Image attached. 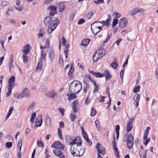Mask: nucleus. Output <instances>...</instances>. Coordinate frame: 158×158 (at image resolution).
Returning <instances> with one entry per match:
<instances>
[{
  "instance_id": "1",
  "label": "nucleus",
  "mask_w": 158,
  "mask_h": 158,
  "mask_svg": "<svg viewBox=\"0 0 158 158\" xmlns=\"http://www.w3.org/2000/svg\"><path fill=\"white\" fill-rule=\"evenodd\" d=\"M51 147L54 148L53 152L55 155L60 158H65L63 152H64L65 146L59 141L54 142L51 146Z\"/></svg>"
},
{
  "instance_id": "2",
  "label": "nucleus",
  "mask_w": 158,
  "mask_h": 158,
  "mask_svg": "<svg viewBox=\"0 0 158 158\" xmlns=\"http://www.w3.org/2000/svg\"><path fill=\"white\" fill-rule=\"evenodd\" d=\"M82 89L81 83L78 81H74L69 85V91L71 93L77 94L79 93Z\"/></svg>"
},
{
  "instance_id": "3",
  "label": "nucleus",
  "mask_w": 158,
  "mask_h": 158,
  "mask_svg": "<svg viewBox=\"0 0 158 158\" xmlns=\"http://www.w3.org/2000/svg\"><path fill=\"white\" fill-rule=\"evenodd\" d=\"M105 49L101 48L99 50L96 52L93 56V60L94 62L96 61L98 59L103 57L106 54Z\"/></svg>"
},
{
  "instance_id": "4",
  "label": "nucleus",
  "mask_w": 158,
  "mask_h": 158,
  "mask_svg": "<svg viewBox=\"0 0 158 158\" xmlns=\"http://www.w3.org/2000/svg\"><path fill=\"white\" fill-rule=\"evenodd\" d=\"M134 138L131 134H129L127 137L126 142H127V147L129 149H131L134 144Z\"/></svg>"
},
{
  "instance_id": "5",
  "label": "nucleus",
  "mask_w": 158,
  "mask_h": 158,
  "mask_svg": "<svg viewBox=\"0 0 158 158\" xmlns=\"http://www.w3.org/2000/svg\"><path fill=\"white\" fill-rule=\"evenodd\" d=\"M127 23V19L125 17L121 19L118 22V29L121 31L125 27H126Z\"/></svg>"
},
{
  "instance_id": "6",
  "label": "nucleus",
  "mask_w": 158,
  "mask_h": 158,
  "mask_svg": "<svg viewBox=\"0 0 158 158\" xmlns=\"http://www.w3.org/2000/svg\"><path fill=\"white\" fill-rule=\"evenodd\" d=\"M30 96L29 90L26 88L23 90L21 93L19 94V96L21 98L26 97L28 98Z\"/></svg>"
},
{
  "instance_id": "7",
  "label": "nucleus",
  "mask_w": 158,
  "mask_h": 158,
  "mask_svg": "<svg viewBox=\"0 0 158 158\" xmlns=\"http://www.w3.org/2000/svg\"><path fill=\"white\" fill-rule=\"evenodd\" d=\"M76 144L78 146L81 145L82 144L81 140L80 137H76L75 139L72 140V141H69V144L73 145Z\"/></svg>"
},
{
  "instance_id": "8",
  "label": "nucleus",
  "mask_w": 158,
  "mask_h": 158,
  "mask_svg": "<svg viewBox=\"0 0 158 158\" xmlns=\"http://www.w3.org/2000/svg\"><path fill=\"white\" fill-rule=\"evenodd\" d=\"M96 148L98 150V154H104L105 153V149L100 143H97Z\"/></svg>"
},
{
  "instance_id": "9",
  "label": "nucleus",
  "mask_w": 158,
  "mask_h": 158,
  "mask_svg": "<svg viewBox=\"0 0 158 158\" xmlns=\"http://www.w3.org/2000/svg\"><path fill=\"white\" fill-rule=\"evenodd\" d=\"M44 23L48 26H52L53 20L50 16L46 17L44 20Z\"/></svg>"
},
{
  "instance_id": "10",
  "label": "nucleus",
  "mask_w": 158,
  "mask_h": 158,
  "mask_svg": "<svg viewBox=\"0 0 158 158\" xmlns=\"http://www.w3.org/2000/svg\"><path fill=\"white\" fill-rule=\"evenodd\" d=\"M16 85L17 84L15 82V77L12 76L9 79V86L10 87L14 88Z\"/></svg>"
},
{
  "instance_id": "11",
  "label": "nucleus",
  "mask_w": 158,
  "mask_h": 158,
  "mask_svg": "<svg viewBox=\"0 0 158 158\" xmlns=\"http://www.w3.org/2000/svg\"><path fill=\"white\" fill-rule=\"evenodd\" d=\"M57 4L58 5L57 8H59V11L61 12L64 10L65 5L63 2H60L57 3Z\"/></svg>"
},
{
  "instance_id": "12",
  "label": "nucleus",
  "mask_w": 158,
  "mask_h": 158,
  "mask_svg": "<svg viewBox=\"0 0 158 158\" xmlns=\"http://www.w3.org/2000/svg\"><path fill=\"white\" fill-rule=\"evenodd\" d=\"M89 73L96 77L101 78L104 76V74H103L100 73L98 72H95L93 71H90L89 72Z\"/></svg>"
},
{
  "instance_id": "13",
  "label": "nucleus",
  "mask_w": 158,
  "mask_h": 158,
  "mask_svg": "<svg viewBox=\"0 0 158 158\" xmlns=\"http://www.w3.org/2000/svg\"><path fill=\"white\" fill-rule=\"evenodd\" d=\"M30 45L29 44L25 45L23 48V49L22 50L23 53L24 54H27L29 52L30 48H29Z\"/></svg>"
},
{
  "instance_id": "14",
  "label": "nucleus",
  "mask_w": 158,
  "mask_h": 158,
  "mask_svg": "<svg viewBox=\"0 0 158 158\" xmlns=\"http://www.w3.org/2000/svg\"><path fill=\"white\" fill-rule=\"evenodd\" d=\"M42 63V60L40 59L38 61L37 66L36 68V71H39L42 69L43 68Z\"/></svg>"
},
{
  "instance_id": "15",
  "label": "nucleus",
  "mask_w": 158,
  "mask_h": 158,
  "mask_svg": "<svg viewBox=\"0 0 158 158\" xmlns=\"http://www.w3.org/2000/svg\"><path fill=\"white\" fill-rule=\"evenodd\" d=\"M48 57L51 61H52L55 57L54 53L52 49L50 48L49 51Z\"/></svg>"
},
{
  "instance_id": "16",
  "label": "nucleus",
  "mask_w": 158,
  "mask_h": 158,
  "mask_svg": "<svg viewBox=\"0 0 158 158\" xmlns=\"http://www.w3.org/2000/svg\"><path fill=\"white\" fill-rule=\"evenodd\" d=\"M43 122L42 119V115H40V119H36L35 121V125L36 127H40Z\"/></svg>"
},
{
  "instance_id": "17",
  "label": "nucleus",
  "mask_w": 158,
  "mask_h": 158,
  "mask_svg": "<svg viewBox=\"0 0 158 158\" xmlns=\"http://www.w3.org/2000/svg\"><path fill=\"white\" fill-rule=\"evenodd\" d=\"M103 74H104V76H105V78L107 80H109L112 77V76L109 73V71L107 70H105L104 71V73Z\"/></svg>"
},
{
  "instance_id": "18",
  "label": "nucleus",
  "mask_w": 158,
  "mask_h": 158,
  "mask_svg": "<svg viewBox=\"0 0 158 158\" xmlns=\"http://www.w3.org/2000/svg\"><path fill=\"white\" fill-rule=\"evenodd\" d=\"M141 9L138 8H135L131 11L130 15H134L139 12H141Z\"/></svg>"
},
{
  "instance_id": "19",
  "label": "nucleus",
  "mask_w": 158,
  "mask_h": 158,
  "mask_svg": "<svg viewBox=\"0 0 158 158\" xmlns=\"http://www.w3.org/2000/svg\"><path fill=\"white\" fill-rule=\"evenodd\" d=\"M90 40L88 39H85L83 40L81 44L82 45L85 46H87L89 43Z\"/></svg>"
},
{
  "instance_id": "20",
  "label": "nucleus",
  "mask_w": 158,
  "mask_h": 158,
  "mask_svg": "<svg viewBox=\"0 0 158 158\" xmlns=\"http://www.w3.org/2000/svg\"><path fill=\"white\" fill-rule=\"evenodd\" d=\"M36 115V113L35 112L33 113L31 115V117L30 120V122L31 123V128L33 127V124L34 122V118Z\"/></svg>"
},
{
  "instance_id": "21",
  "label": "nucleus",
  "mask_w": 158,
  "mask_h": 158,
  "mask_svg": "<svg viewBox=\"0 0 158 158\" xmlns=\"http://www.w3.org/2000/svg\"><path fill=\"white\" fill-rule=\"evenodd\" d=\"M60 23L59 20L57 18H54L53 20L52 26L57 27V25Z\"/></svg>"
},
{
  "instance_id": "22",
  "label": "nucleus",
  "mask_w": 158,
  "mask_h": 158,
  "mask_svg": "<svg viewBox=\"0 0 158 158\" xmlns=\"http://www.w3.org/2000/svg\"><path fill=\"white\" fill-rule=\"evenodd\" d=\"M78 101H75L73 102V107L72 109L74 112H77V106L78 104Z\"/></svg>"
},
{
  "instance_id": "23",
  "label": "nucleus",
  "mask_w": 158,
  "mask_h": 158,
  "mask_svg": "<svg viewBox=\"0 0 158 158\" xmlns=\"http://www.w3.org/2000/svg\"><path fill=\"white\" fill-rule=\"evenodd\" d=\"M14 110V108L12 106H11L10 109H9L8 113L6 117L5 120H6L8 118L10 117V116L12 113V111Z\"/></svg>"
},
{
  "instance_id": "24",
  "label": "nucleus",
  "mask_w": 158,
  "mask_h": 158,
  "mask_svg": "<svg viewBox=\"0 0 158 158\" xmlns=\"http://www.w3.org/2000/svg\"><path fill=\"white\" fill-rule=\"evenodd\" d=\"M68 94L67 95V96L68 97V100L69 101L77 97L76 96L75 94Z\"/></svg>"
},
{
  "instance_id": "25",
  "label": "nucleus",
  "mask_w": 158,
  "mask_h": 158,
  "mask_svg": "<svg viewBox=\"0 0 158 158\" xmlns=\"http://www.w3.org/2000/svg\"><path fill=\"white\" fill-rule=\"evenodd\" d=\"M95 23H97V24L96 25L98 26V28H99V29L100 30H101V29L103 27V25H104L103 23H101L99 21H96L94 22Z\"/></svg>"
},
{
  "instance_id": "26",
  "label": "nucleus",
  "mask_w": 158,
  "mask_h": 158,
  "mask_svg": "<svg viewBox=\"0 0 158 158\" xmlns=\"http://www.w3.org/2000/svg\"><path fill=\"white\" fill-rule=\"evenodd\" d=\"M51 120L49 117L48 116H47L46 120V123L48 127H50L51 125Z\"/></svg>"
},
{
  "instance_id": "27",
  "label": "nucleus",
  "mask_w": 158,
  "mask_h": 158,
  "mask_svg": "<svg viewBox=\"0 0 158 158\" xmlns=\"http://www.w3.org/2000/svg\"><path fill=\"white\" fill-rule=\"evenodd\" d=\"M150 129V127H148L145 130L144 136H143V139H146L148 137V135L149 132V130Z\"/></svg>"
},
{
  "instance_id": "28",
  "label": "nucleus",
  "mask_w": 158,
  "mask_h": 158,
  "mask_svg": "<svg viewBox=\"0 0 158 158\" xmlns=\"http://www.w3.org/2000/svg\"><path fill=\"white\" fill-rule=\"evenodd\" d=\"M49 27L48 29V34L51 33L56 28V26L53 27L51 26V27Z\"/></svg>"
},
{
  "instance_id": "29",
  "label": "nucleus",
  "mask_w": 158,
  "mask_h": 158,
  "mask_svg": "<svg viewBox=\"0 0 158 158\" xmlns=\"http://www.w3.org/2000/svg\"><path fill=\"white\" fill-rule=\"evenodd\" d=\"M140 86L139 85H137L133 89V92L134 93H136L139 92L140 90Z\"/></svg>"
},
{
  "instance_id": "30",
  "label": "nucleus",
  "mask_w": 158,
  "mask_h": 158,
  "mask_svg": "<svg viewBox=\"0 0 158 158\" xmlns=\"http://www.w3.org/2000/svg\"><path fill=\"white\" fill-rule=\"evenodd\" d=\"M35 105V103L34 102H32L30 105L27 108V111H30L34 108Z\"/></svg>"
},
{
  "instance_id": "31",
  "label": "nucleus",
  "mask_w": 158,
  "mask_h": 158,
  "mask_svg": "<svg viewBox=\"0 0 158 158\" xmlns=\"http://www.w3.org/2000/svg\"><path fill=\"white\" fill-rule=\"evenodd\" d=\"M13 10H14V9L12 7H9L8 9L7 10V11L6 12V16H8L10 15V12H13Z\"/></svg>"
},
{
  "instance_id": "32",
  "label": "nucleus",
  "mask_w": 158,
  "mask_h": 158,
  "mask_svg": "<svg viewBox=\"0 0 158 158\" xmlns=\"http://www.w3.org/2000/svg\"><path fill=\"white\" fill-rule=\"evenodd\" d=\"M92 31L94 34H96L101 30L99 29V28H91Z\"/></svg>"
},
{
  "instance_id": "33",
  "label": "nucleus",
  "mask_w": 158,
  "mask_h": 158,
  "mask_svg": "<svg viewBox=\"0 0 158 158\" xmlns=\"http://www.w3.org/2000/svg\"><path fill=\"white\" fill-rule=\"evenodd\" d=\"M74 68L73 66V65L72 64H71L70 69L68 73V75H71V74H73V73L74 71Z\"/></svg>"
},
{
  "instance_id": "34",
  "label": "nucleus",
  "mask_w": 158,
  "mask_h": 158,
  "mask_svg": "<svg viewBox=\"0 0 158 158\" xmlns=\"http://www.w3.org/2000/svg\"><path fill=\"white\" fill-rule=\"evenodd\" d=\"M58 134L60 139H63V136L62 135L61 130L59 128H58Z\"/></svg>"
},
{
  "instance_id": "35",
  "label": "nucleus",
  "mask_w": 158,
  "mask_h": 158,
  "mask_svg": "<svg viewBox=\"0 0 158 158\" xmlns=\"http://www.w3.org/2000/svg\"><path fill=\"white\" fill-rule=\"evenodd\" d=\"M132 127V125L130 124L127 123V127H126V131L127 132H129L131 129Z\"/></svg>"
},
{
  "instance_id": "36",
  "label": "nucleus",
  "mask_w": 158,
  "mask_h": 158,
  "mask_svg": "<svg viewBox=\"0 0 158 158\" xmlns=\"http://www.w3.org/2000/svg\"><path fill=\"white\" fill-rule=\"evenodd\" d=\"M41 58L42 60V59L44 60L46 56V53L43 50H42L41 51Z\"/></svg>"
},
{
  "instance_id": "37",
  "label": "nucleus",
  "mask_w": 158,
  "mask_h": 158,
  "mask_svg": "<svg viewBox=\"0 0 158 158\" xmlns=\"http://www.w3.org/2000/svg\"><path fill=\"white\" fill-rule=\"evenodd\" d=\"M22 145V140L20 139L19 141L17 144L18 147V149L20 151H21V150Z\"/></svg>"
},
{
  "instance_id": "38",
  "label": "nucleus",
  "mask_w": 158,
  "mask_h": 158,
  "mask_svg": "<svg viewBox=\"0 0 158 158\" xmlns=\"http://www.w3.org/2000/svg\"><path fill=\"white\" fill-rule=\"evenodd\" d=\"M111 33L110 32V31L108 32L107 36L106 38V40L103 41V43H106L108 42V41L109 40V39L110 38V37L111 36Z\"/></svg>"
},
{
  "instance_id": "39",
  "label": "nucleus",
  "mask_w": 158,
  "mask_h": 158,
  "mask_svg": "<svg viewBox=\"0 0 158 158\" xmlns=\"http://www.w3.org/2000/svg\"><path fill=\"white\" fill-rule=\"evenodd\" d=\"M76 118L75 114L73 113H71L70 115V118L71 120L73 122L74 121V119Z\"/></svg>"
},
{
  "instance_id": "40",
  "label": "nucleus",
  "mask_w": 158,
  "mask_h": 158,
  "mask_svg": "<svg viewBox=\"0 0 158 158\" xmlns=\"http://www.w3.org/2000/svg\"><path fill=\"white\" fill-rule=\"evenodd\" d=\"M55 94L53 92H51L48 93L46 95L50 98H54L55 97Z\"/></svg>"
},
{
  "instance_id": "41",
  "label": "nucleus",
  "mask_w": 158,
  "mask_h": 158,
  "mask_svg": "<svg viewBox=\"0 0 158 158\" xmlns=\"http://www.w3.org/2000/svg\"><path fill=\"white\" fill-rule=\"evenodd\" d=\"M118 64L116 62H113L110 64V66L114 69H116L118 66Z\"/></svg>"
},
{
  "instance_id": "42",
  "label": "nucleus",
  "mask_w": 158,
  "mask_h": 158,
  "mask_svg": "<svg viewBox=\"0 0 158 158\" xmlns=\"http://www.w3.org/2000/svg\"><path fill=\"white\" fill-rule=\"evenodd\" d=\"M23 61L24 62L27 63L28 61V57L26 55V54H24L23 56Z\"/></svg>"
},
{
  "instance_id": "43",
  "label": "nucleus",
  "mask_w": 158,
  "mask_h": 158,
  "mask_svg": "<svg viewBox=\"0 0 158 158\" xmlns=\"http://www.w3.org/2000/svg\"><path fill=\"white\" fill-rule=\"evenodd\" d=\"M118 19H114L113 21L112 24V27L113 28H114L115 26L118 23Z\"/></svg>"
},
{
  "instance_id": "44",
  "label": "nucleus",
  "mask_w": 158,
  "mask_h": 158,
  "mask_svg": "<svg viewBox=\"0 0 158 158\" xmlns=\"http://www.w3.org/2000/svg\"><path fill=\"white\" fill-rule=\"evenodd\" d=\"M13 88H12L11 87H9L8 88V91L7 93L6 94V96L7 97H9L10 94L11 93V90Z\"/></svg>"
},
{
  "instance_id": "45",
  "label": "nucleus",
  "mask_w": 158,
  "mask_h": 158,
  "mask_svg": "<svg viewBox=\"0 0 158 158\" xmlns=\"http://www.w3.org/2000/svg\"><path fill=\"white\" fill-rule=\"evenodd\" d=\"M47 87L44 85H43L41 86L39 89L40 91H45L47 90Z\"/></svg>"
},
{
  "instance_id": "46",
  "label": "nucleus",
  "mask_w": 158,
  "mask_h": 158,
  "mask_svg": "<svg viewBox=\"0 0 158 158\" xmlns=\"http://www.w3.org/2000/svg\"><path fill=\"white\" fill-rule=\"evenodd\" d=\"M108 19H107L106 21H103L102 22L103 23L104 25H106V26L108 27L109 25V22L110 21Z\"/></svg>"
},
{
  "instance_id": "47",
  "label": "nucleus",
  "mask_w": 158,
  "mask_h": 158,
  "mask_svg": "<svg viewBox=\"0 0 158 158\" xmlns=\"http://www.w3.org/2000/svg\"><path fill=\"white\" fill-rule=\"evenodd\" d=\"M12 143L11 142H7L6 143V146L7 148H9L12 147Z\"/></svg>"
},
{
  "instance_id": "48",
  "label": "nucleus",
  "mask_w": 158,
  "mask_h": 158,
  "mask_svg": "<svg viewBox=\"0 0 158 158\" xmlns=\"http://www.w3.org/2000/svg\"><path fill=\"white\" fill-rule=\"evenodd\" d=\"M134 97L135 98L134 99L135 101H139L140 99V95L139 94H136Z\"/></svg>"
},
{
  "instance_id": "49",
  "label": "nucleus",
  "mask_w": 158,
  "mask_h": 158,
  "mask_svg": "<svg viewBox=\"0 0 158 158\" xmlns=\"http://www.w3.org/2000/svg\"><path fill=\"white\" fill-rule=\"evenodd\" d=\"M37 145L38 147H43L44 146V144L42 142L38 140L37 141Z\"/></svg>"
},
{
  "instance_id": "50",
  "label": "nucleus",
  "mask_w": 158,
  "mask_h": 158,
  "mask_svg": "<svg viewBox=\"0 0 158 158\" xmlns=\"http://www.w3.org/2000/svg\"><path fill=\"white\" fill-rule=\"evenodd\" d=\"M85 150V148H84L83 150H81L79 152L78 156H81L84 153Z\"/></svg>"
},
{
  "instance_id": "51",
  "label": "nucleus",
  "mask_w": 158,
  "mask_h": 158,
  "mask_svg": "<svg viewBox=\"0 0 158 158\" xmlns=\"http://www.w3.org/2000/svg\"><path fill=\"white\" fill-rule=\"evenodd\" d=\"M96 110L94 108H92L90 113L91 115L92 116H94L96 114Z\"/></svg>"
},
{
  "instance_id": "52",
  "label": "nucleus",
  "mask_w": 158,
  "mask_h": 158,
  "mask_svg": "<svg viewBox=\"0 0 158 158\" xmlns=\"http://www.w3.org/2000/svg\"><path fill=\"white\" fill-rule=\"evenodd\" d=\"M93 12H90L88 13L86 15V18L88 19H89L90 17L93 16Z\"/></svg>"
},
{
  "instance_id": "53",
  "label": "nucleus",
  "mask_w": 158,
  "mask_h": 158,
  "mask_svg": "<svg viewBox=\"0 0 158 158\" xmlns=\"http://www.w3.org/2000/svg\"><path fill=\"white\" fill-rule=\"evenodd\" d=\"M113 149H114V151L115 152V153L116 154V157H117L118 156V150L117 148L116 147H113Z\"/></svg>"
},
{
  "instance_id": "54",
  "label": "nucleus",
  "mask_w": 158,
  "mask_h": 158,
  "mask_svg": "<svg viewBox=\"0 0 158 158\" xmlns=\"http://www.w3.org/2000/svg\"><path fill=\"white\" fill-rule=\"evenodd\" d=\"M2 5L3 6H5L7 5H10V3L6 1H2L1 2Z\"/></svg>"
},
{
  "instance_id": "55",
  "label": "nucleus",
  "mask_w": 158,
  "mask_h": 158,
  "mask_svg": "<svg viewBox=\"0 0 158 158\" xmlns=\"http://www.w3.org/2000/svg\"><path fill=\"white\" fill-rule=\"evenodd\" d=\"M70 151L71 153L74 156H78V154L76 153V152H74L73 150H72V148H71Z\"/></svg>"
},
{
  "instance_id": "56",
  "label": "nucleus",
  "mask_w": 158,
  "mask_h": 158,
  "mask_svg": "<svg viewBox=\"0 0 158 158\" xmlns=\"http://www.w3.org/2000/svg\"><path fill=\"white\" fill-rule=\"evenodd\" d=\"M144 140H145V141H144V144L145 145H147L148 144V143L150 141V138H146L145 139H144Z\"/></svg>"
},
{
  "instance_id": "57",
  "label": "nucleus",
  "mask_w": 158,
  "mask_h": 158,
  "mask_svg": "<svg viewBox=\"0 0 158 158\" xmlns=\"http://www.w3.org/2000/svg\"><path fill=\"white\" fill-rule=\"evenodd\" d=\"M96 24H97V23L95 22H94L93 23H92L91 25V28H98V26H97V25H96Z\"/></svg>"
},
{
  "instance_id": "58",
  "label": "nucleus",
  "mask_w": 158,
  "mask_h": 158,
  "mask_svg": "<svg viewBox=\"0 0 158 158\" xmlns=\"http://www.w3.org/2000/svg\"><path fill=\"white\" fill-rule=\"evenodd\" d=\"M129 58V56H128L126 60V61L123 64V67L124 68L125 67L126 65L127 64L128 62V60Z\"/></svg>"
},
{
  "instance_id": "59",
  "label": "nucleus",
  "mask_w": 158,
  "mask_h": 158,
  "mask_svg": "<svg viewBox=\"0 0 158 158\" xmlns=\"http://www.w3.org/2000/svg\"><path fill=\"white\" fill-rule=\"evenodd\" d=\"M50 45V43L48 40H47L46 41V44L45 46H44V49L46 48H48Z\"/></svg>"
},
{
  "instance_id": "60",
  "label": "nucleus",
  "mask_w": 158,
  "mask_h": 158,
  "mask_svg": "<svg viewBox=\"0 0 158 158\" xmlns=\"http://www.w3.org/2000/svg\"><path fill=\"white\" fill-rule=\"evenodd\" d=\"M49 9L51 10H56V8L53 5H50L49 7Z\"/></svg>"
},
{
  "instance_id": "61",
  "label": "nucleus",
  "mask_w": 158,
  "mask_h": 158,
  "mask_svg": "<svg viewBox=\"0 0 158 158\" xmlns=\"http://www.w3.org/2000/svg\"><path fill=\"white\" fill-rule=\"evenodd\" d=\"M56 10H50V13H49L50 15L52 16H53L55 14H56Z\"/></svg>"
},
{
  "instance_id": "62",
  "label": "nucleus",
  "mask_w": 158,
  "mask_h": 158,
  "mask_svg": "<svg viewBox=\"0 0 158 158\" xmlns=\"http://www.w3.org/2000/svg\"><path fill=\"white\" fill-rule=\"evenodd\" d=\"M103 0H98L97 1H94V2L96 4H99L103 3Z\"/></svg>"
},
{
  "instance_id": "63",
  "label": "nucleus",
  "mask_w": 158,
  "mask_h": 158,
  "mask_svg": "<svg viewBox=\"0 0 158 158\" xmlns=\"http://www.w3.org/2000/svg\"><path fill=\"white\" fill-rule=\"evenodd\" d=\"M113 14L115 15V17L117 18H119L121 16V15L120 14H119L117 12H114L113 13Z\"/></svg>"
},
{
  "instance_id": "64",
  "label": "nucleus",
  "mask_w": 158,
  "mask_h": 158,
  "mask_svg": "<svg viewBox=\"0 0 158 158\" xmlns=\"http://www.w3.org/2000/svg\"><path fill=\"white\" fill-rule=\"evenodd\" d=\"M148 151V150L147 149H146L143 152V156H142V158H146V155L147 152Z\"/></svg>"
}]
</instances>
